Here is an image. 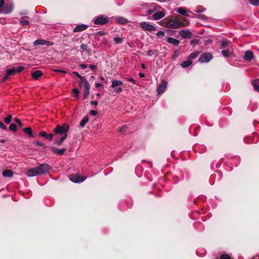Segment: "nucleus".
<instances>
[{
  "instance_id": "79ce46f5",
  "label": "nucleus",
  "mask_w": 259,
  "mask_h": 259,
  "mask_svg": "<svg viewBox=\"0 0 259 259\" xmlns=\"http://www.w3.org/2000/svg\"><path fill=\"white\" fill-rule=\"evenodd\" d=\"M4 4H5V0H0V13H2L3 12V8L4 6Z\"/></svg>"
},
{
  "instance_id": "4d7b16f0",
  "label": "nucleus",
  "mask_w": 259,
  "mask_h": 259,
  "mask_svg": "<svg viewBox=\"0 0 259 259\" xmlns=\"http://www.w3.org/2000/svg\"><path fill=\"white\" fill-rule=\"evenodd\" d=\"M53 136L54 134H48L46 139H48L50 141H51L53 139Z\"/></svg>"
},
{
  "instance_id": "a878e982",
  "label": "nucleus",
  "mask_w": 259,
  "mask_h": 259,
  "mask_svg": "<svg viewBox=\"0 0 259 259\" xmlns=\"http://www.w3.org/2000/svg\"><path fill=\"white\" fill-rule=\"evenodd\" d=\"M192 63V61H190V59H189L187 58V59L186 61H183L181 63V66L183 68H186L189 66Z\"/></svg>"
},
{
  "instance_id": "774afa93",
  "label": "nucleus",
  "mask_w": 259,
  "mask_h": 259,
  "mask_svg": "<svg viewBox=\"0 0 259 259\" xmlns=\"http://www.w3.org/2000/svg\"><path fill=\"white\" fill-rule=\"evenodd\" d=\"M254 90L259 93V86L255 85Z\"/></svg>"
},
{
  "instance_id": "13d9d810",
  "label": "nucleus",
  "mask_w": 259,
  "mask_h": 259,
  "mask_svg": "<svg viewBox=\"0 0 259 259\" xmlns=\"http://www.w3.org/2000/svg\"><path fill=\"white\" fill-rule=\"evenodd\" d=\"M97 35H100V36H103L105 35L106 33L103 31H100L98 32L97 33Z\"/></svg>"
},
{
  "instance_id": "a211bd4d",
  "label": "nucleus",
  "mask_w": 259,
  "mask_h": 259,
  "mask_svg": "<svg viewBox=\"0 0 259 259\" xmlns=\"http://www.w3.org/2000/svg\"><path fill=\"white\" fill-rule=\"evenodd\" d=\"M29 17L23 16L20 19V23L23 26H27L30 24Z\"/></svg>"
},
{
  "instance_id": "4be33fe9",
  "label": "nucleus",
  "mask_w": 259,
  "mask_h": 259,
  "mask_svg": "<svg viewBox=\"0 0 259 259\" xmlns=\"http://www.w3.org/2000/svg\"><path fill=\"white\" fill-rule=\"evenodd\" d=\"M177 12L179 13L180 14L184 16H188L189 15L187 14L186 10L185 8L183 7H179L177 10Z\"/></svg>"
},
{
  "instance_id": "393cba45",
  "label": "nucleus",
  "mask_w": 259,
  "mask_h": 259,
  "mask_svg": "<svg viewBox=\"0 0 259 259\" xmlns=\"http://www.w3.org/2000/svg\"><path fill=\"white\" fill-rule=\"evenodd\" d=\"M24 133L28 134L30 137H34V135L32 134V129L30 127H26L23 129Z\"/></svg>"
},
{
  "instance_id": "7c9ffc66",
  "label": "nucleus",
  "mask_w": 259,
  "mask_h": 259,
  "mask_svg": "<svg viewBox=\"0 0 259 259\" xmlns=\"http://www.w3.org/2000/svg\"><path fill=\"white\" fill-rule=\"evenodd\" d=\"M199 54V52H192L190 54L188 58L189 59H190V61H192V59L196 58L198 56Z\"/></svg>"
},
{
  "instance_id": "e2e57ef3",
  "label": "nucleus",
  "mask_w": 259,
  "mask_h": 259,
  "mask_svg": "<svg viewBox=\"0 0 259 259\" xmlns=\"http://www.w3.org/2000/svg\"><path fill=\"white\" fill-rule=\"evenodd\" d=\"M80 66L82 68V69H85L87 68L88 67V65L87 64H80Z\"/></svg>"
},
{
  "instance_id": "5701e85b",
  "label": "nucleus",
  "mask_w": 259,
  "mask_h": 259,
  "mask_svg": "<svg viewBox=\"0 0 259 259\" xmlns=\"http://www.w3.org/2000/svg\"><path fill=\"white\" fill-rule=\"evenodd\" d=\"M167 41L175 46H178L180 44V41L178 39H175L172 37H169L167 38Z\"/></svg>"
},
{
  "instance_id": "f8f14e48",
  "label": "nucleus",
  "mask_w": 259,
  "mask_h": 259,
  "mask_svg": "<svg viewBox=\"0 0 259 259\" xmlns=\"http://www.w3.org/2000/svg\"><path fill=\"white\" fill-rule=\"evenodd\" d=\"M253 57V52L250 50H248L245 52L243 58L245 61H250L252 59Z\"/></svg>"
},
{
  "instance_id": "9d476101",
  "label": "nucleus",
  "mask_w": 259,
  "mask_h": 259,
  "mask_svg": "<svg viewBox=\"0 0 259 259\" xmlns=\"http://www.w3.org/2000/svg\"><path fill=\"white\" fill-rule=\"evenodd\" d=\"M26 174L28 177H34L39 175L37 167L28 169L26 171Z\"/></svg>"
},
{
  "instance_id": "c756f323",
  "label": "nucleus",
  "mask_w": 259,
  "mask_h": 259,
  "mask_svg": "<svg viewBox=\"0 0 259 259\" xmlns=\"http://www.w3.org/2000/svg\"><path fill=\"white\" fill-rule=\"evenodd\" d=\"M6 72L7 73V75H8L9 76L15 75L16 73L15 67L7 69Z\"/></svg>"
},
{
  "instance_id": "2eb2a0df",
  "label": "nucleus",
  "mask_w": 259,
  "mask_h": 259,
  "mask_svg": "<svg viewBox=\"0 0 259 259\" xmlns=\"http://www.w3.org/2000/svg\"><path fill=\"white\" fill-rule=\"evenodd\" d=\"M13 10V5L12 3H9L6 5L5 8L3 9V12L4 14H7L10 13Z\"/></svg>"
},
{
  "instance_id": "4c0bfd02",
  "label": "nucleus",
  "mask_w": 259,
  "mask_h": 259,
  "mask_svg": "<svg viewBox=\"0 0 259 259\" xmlns=\"http://www.w3.org/2000/svg\"><path fill=\"white\" fill-rule=\"evenodd\" d=\"M113 40L116 44H120L123 41V39L121 37H115L113 39Z\"/></svg>"
},
{
  "instance_id": "603ef678",
  "label": "nucleus",
  "mask_w": 259,
  "mask_h": 259,
  "mask_svg": "<svg viewBox=\"0 0 259 259\" xmlns=\"http://www.w3.org/2000/svg\"><path fill=\"white\" fill-rule=\"evenodd\" d=\"M9 77V75H7V73L6 72L5 76L2 79V82H5V81H6L8 80Z\"/></svg>"
},
{
  "instance_id": "dca6fc26",
  "label": "nucleus",
  "mask_w": 259,
  "mask_h": 259,
  "mask_svg": "<svg viewBox=\"0 0 259 259\" xmlns=\"http://www.w3.org/2000/svg\"><path fill=\"white\" fill-rule=\"evenodd\" d=\"M180 35L184 38H189L192 35V33L187 30H183L180 32Z\"/></svg>"
},
{
  "instance_id": "ddd939ff",
  "label": "nucleus",
  "mask_w": 259,
  "mask_h": 259,
  "mask_svg": "<svg viewBox=\"0 0 259 259\" xmlns=\"http://www.w3.org/2000/svg\"><path fill=\"white\" fill-rule=\"evenodd\" d=\"M90 85L89 82H85V84H84V91L83 93V98L86 99L90 94Z\"/></svg>"
},
{
  "instance_id": "864d4df0",
  "label": "nucleus",
  "mask_w": 259,
  "mask_h": 259,
  "mask_svg": "<svg viewBox=\"0 0 259 259\" xmlns=\"http://www.w3.org/2000/svg\"><path fill=\"white\" fill-rule=\"evenodd\" d=\"M0 128H1L2 129H3L4 130H7V126L1 121H0Z\"/></svg>"
},
{
  "instance_id": "412c9836",
  "label": "nucleus",
  "mask_w": 259,
  "mask_h": 259,
  "mask_svg": "<svg viewBox=\"0 0 259 259\" xmlns=\"http://www.w3.org/2000/svg\"><path fill=\"white\" fill-rule=\"evenodd\" d=\"M14 172L11 169H6L3 171L2 175L4 177L11 178L13 176Z\"/></svg>"
},
{
  "instance_id": "7ed1b4c3",
  "label": "nucleus",
  "mask_w": 259,
  "mask_h": 259,
  "mask_svg": "<svg viewBox=\"0 0 259 259\" xmlns=\"http://www.w3.org/2000/svg\"><path fill=\"white\" fill-rule=\"evenodd\" d=\"M109 21V19L103 15L97 16L94 18V23L96 25H102L107 24Z\"/></svg>"
},
{
  "instance_id": "c85d7f7f",
  "label": "nucleus",
  "mask_w": 259,
  "mask_h": 259,
  "mask_svg": "<svg viewBox=\"0 0 259 259\" xmlns=\"http://www.w3.org/2000/svg\"><path fill=\"white\" fill-rule=\"evenodd\" d=\"M67 134H65L61 138L60 140L56 141V142L54 143L58 146H61L62 144L63 141L67 138Z\"/></svg>"
},
{
  "instance_id": "e433bc0d",
  "label": "nucleus",
  "mask_w": 259,
  "mask_h": 259,
  "mask_svg": "<svg viewBox=\"0 0 259 259\" xmlns=\"http://www.w3.org/2000/svg\"><path fill=\"white\" fill-rule=\"evenodd\" d=\"M249 3L254 6H259V0H248Z\"/></svg>"
},
{
  "instance_id": "bf43d9fd",
  "label": "nucleus",
  "mask_w": 259,
  "mask_h": 259,
  "mask_svg": "<svg viewBox=\"0 0 259 259\" xmlns=\"http://www.w3.org/2000/svg\"><path fill=\"white\" fill-rule=\"evenodd\" d=\"M128 81L130 82H131L134 84L136 83V81L133 78H128L127 79Z\"/></svg>"
},
{
  "instance_id": "f03ea898",
  "label": "nucleus",
  "mask_w": 259,
  "mask_h": 259,
  "mask_svg": "<svg viewBox=\"0 0 259 259\" xmlns=\"http://www.w3.org/2000/svg\"><path fill=\"white\" fill-rule=\"evenodd\" d=\"M69 129V126L67 123L63 124L60 125L59 124L57 125L56 127L54 128L53 132L55 135L59 134L65 135L67 134Z\"/></svg>"
},
{
  "instance_id": "3c124183",
  "label": "nucleus",
  "mask_w": 259,
  "mask_h": 259,
  "mask_svg": "<svg viewBox=\"0 0 259 259\" xmlns=\"http://www.w3.org/2000/svg\"><path fill=\"white\" fill-rule=\"evenodd\" d=\"M228 44V41L227 40H223L222 42H221V47L222 48H225L227 45Z\"/></svg>"
},
{
  "instance_id": "2f4dec72",
  "label": "nucleus",
  "mask_w": 259,
  "mask_h": 259,
  "mask_svg": "<svg viewBox=\"0 0 259 259\" xmlns=\"http://www.w3.org/2000/svg\"><path fill=\"white\" fill-rule=\"evenodd\" d=\"M147 55L152 56L153 55L155 54L156 56H158V51L156 50H150L147 51Z\"/></svg>"
},
{
  "instance_id": "ea45409f",
  "label": "nucleus",
  "mask_w": 259,
  "mask_h": 259,
  "mask_svg": "<svg viewBox=\"0 0 259 259\" xmlns=\"http://www.w3.org/2000/svg\"><path fill=\"white\" fill-rule=\"evenodd\" d=\"M127 128V126L126 125H123L119 127V132H120L121 133H123L126 131Z\"/></svg>"
},
{
  "instance_id": "de8ad7c7",
  "label": "nucleus",
  "mask_w": 259,
  "mask_h": 259,
  "mask_svg": "<svg viewBox=\"0 0 259 259\" xmlns=\"http://www.w3.org/2000/svg\"><path fill=\"white\" fill-rule=\"evenodd\" d=\"M230 256L229 254L224 253L221 255V259H230Z\"/></svg>"
},
{
  "instance_id": "0e129e2a",
  "label": "nucleus",
  "mask_w": 259,
  "mask_h": 259,
  "mask_svg": "<svg viewBox=\"0 0 259 259\" xmlns=\"http://www.w3.org/2000/svg\"><path fill=\"white\" fill-rule=\"evenodd\" d=\"M102 86H103V84H101V83H96V84H95V87H96V88H99L101 87H102Z\"/></svg>"
},
{
  "instance_id": "052dcab7",
  "label": "nucleus",
  "mask_w": 259,
  "mask_h": 259,
  "mask_svg": "<svg viewBox=\"0 0 259 259\" xmlns=\"http://www.w3.org/2000/svg\"><path fill=\"white\" fill-rule=\"evenodd\" d=\"M55 71L56 72H60V73H66V72L65 70H63L57 69V70H55Z\"/></svg>"
},
{
  "instance_id": "69168bd1",
  "label": "nucleus",
  "mask_w": 259,
  "mask_h": 259,
  "mask_svg": "<svg viewBox=\"0 0 259 259\" xmlns=\"http://www.w3.org/2000/svg\"><path fill=\"white\" fill-rule=\"evenodd\" d=\"M98 101H91V104L95 106H97L98 105Z\"/></svg>"
},
{
  "instance_id": "09e8293b",
  "label": "nucleus",
  "mask_w": 259,
  "mask_h": 259,
  "mask_svg": "<svg viewBox=\"0 0 259 259\" xmlns=\"http://www.w3.org/2000/svg\"><path fill=\"white\" fill-rule=\"evenodd\" d=\"M78 78L80 80L81 82L84 83V84H85V82H88V80L83 76L80 75V78Z\"/></svg>"
},
{
  "instance_id": "49530a36",
  "label": "nucleus",
  "mask_w": 259,
  "mask_h": 259,
  "mask_svg": "<svg viewBox=\"0 0 259 259\" xmlns=\"http://www.w3.org/2000/svg\"><path fill=\"white\" fill-rule=\"evenodd\" d=\"M24 69V67L23 66H19L17 68H15V70L16 73H20L22 72Z\"/></svg>"
},
{
  "instance_id": "cd10ccee",
  "label": "nucleus",
  "mask_w": 259,
  "mask_h": 259,
  "mask_svg": "<svg viewBox=\"0 0 259 259\" xmlns=\"http://www.w3.org/2000/svg\"><path fill=\"white\" fill-rule=\"evenodd\" d=\"M89 118L88 116L84 117L80 122L79 127H83L85 125V124L89 121Z\"/></svg>"
},
{
  "instance_id": "b1692460",
  "label": "nucleus",
  "mask_w": 259,
  "mask_h": 259,
  "mask_svg": "<svg viewBox=\"0 0 259 259\" xmlns=\"http://www.w3.org/2000/svg\"><path fill=\"white\" fill-rule=\"evenodd\" d=\"M117 21L118 23L122 24V25L126 24L128 22L127 19H126L125 18L122 17H119L117 18Z\"/></svg>"
},
{
  "instance_id": "a19ab883",
  "label": "nucleus",
  "mask_w": 259,
  "mask_h": 259,
  "mask_svg": "<svg viewBox=\"0 0 259 259\" xmlns=\"http://www.w3.org/2000/svg\"><path fill=\"white\" fill-rule=\"evenodd\" d=\"M252 84L253 86L254 89V87L255 85L259 86V79L253 80L252 81Z\"/></svg>"
},
{
  "instance_id": "58836bf2",
  "label": "nucleus",
  "mask_w": 259,
  "mask_h": 259,
  "mask_svg": "<svg viewBox=\"0 0 259 259\" xmlns=\"http://www.w3.org/2000/svg\"><path fill=\"white\" fill-rule=\"evenodd\" d=\"M72 92L74 94V97L75 98H77L79 96V91L77 88H74L73 89Z\"/></svg>"
},
{
  "instance_id": "5fc2aeb1",
  "label": "nucleus",
  "mask_w": 259,
  "mask_h": 259,
  "mask_svg": "<svg viewBox=\"0 0 259 259\" xmlns=\"http://www.w3.org/2000/svg\"><path fill=\"white\" fill-rule=\"evenodd\" d=\"M90 113L92 115L96 116L98 114V111H96V110H92L90 111Z\"/></svg>"
},
{
  "instance_id": "6ab92c4d",
  "label": "nucleus",
  "mask_w": 259,
  "mask_h": 259,
  "mask_svg": "<svg viewBox=\"0 0 259 259\" xmlns=\"http://www.w3.org/2000/svg\"><path fill=\"white\" fill-rule=\"evenodd\" d=\"M164 16V13L161 11L156 12L152 15V17L154 20H159Z\"/></svg>"
},
{
  "instance_id": "f257e3e1",
  "label": "nucleus",
  "mask_w": 259,
  "mask_h": 259,
  "mask_svg": "<svg viewBox=\"0 0 259 259\" xmlns=\"http://www.w3.org/2000/svg\"><path fill=\"white\" fill-rule=\"evenodd\" d=\"M183 22H180L176 20H171L167 22L166 26L168 28L177 29L182 26H185L187 24V21L186 19H183Z\"/></svg>"
},
{
  "instance_id": "a18cd8bd",
  "label": "nucleus",
  "mask_w": 259,
  "mask_h": 259,
  "mask_svg": "<svg viewBox=\"0 0 259 259\" xmlns=\"http://www.w3.org/2000/svg\"><path fill=\"white\" fill-rule=\"evenodd\" d=\"M39 136L44 137L45 138H47V136H48V134L47 133L44 131H41L38 134Z\"/></svg>"
},
{
  "instance_id": "c9c22d12",
  "label": "nucleus",
  "mask_w": 259,
  "mask_h": 259,
  "mask_svg": "<svg viewBox=\"0 0 259 259\" xmlns=\"http://www.w3.org/2000/svg\"><path fill=\"white\" fill-rule=\"evenodd\" d=\"M12 119V116L11 114L8 115L6 118L4 119V121L7 124H9L11 123Z\"/></svg>"
},
{
  "instance_id": "20e7f679",
  "label": "nucleus",
  "mask_w": 259,
  "mask_h": 259,
  "mask_svg": "<svg viewBox=\"0 0 259 259\" xmlns=\"http://www.w3.org/2000/svg\"><path fill=\"white\" fill-rule=\"evenodd\" d=\"M123 84V82L119 80H113L111 87L113 89V91L116 93H120L122 91L121 87H118Z\"/></svg>"
},
{
  "instance_id": "4468645a",
  "label": "nucleus",
  "mask_w": 259,
  "mask_h": 259,
  "mask_svg": "<svg viewBox=\"0 0 259 259\" xmlns=\"http://www.w3.org/2000/svg\"><path fill=\"white\" fill-rule=\"evenodd\" d=\"M51 150L54 152L55 153H57L59 155H62L64 154L65 152L66 151V148H62L61 149H58L55 147L51 146L50 147Z\"/></svg>"
},
{
  "instance_id": "680f3d73",
  "label": "nucleus",
  "mask_w": 259,
  "mask_h": 259,
  "mask_svg": "<svg viewBox=\"0 0 259 259\" xmlns=\"http://www.w3.org/2000/svg\"><path fill=\"white\" fill-rule=\"evenodd\" d=\"M73 74H74L77 77L80 78V75L76 71L73 72Z\"/></svg>"
},
{
  "instance_id": "c03bdc74",
  "label": "nucleus",
  "mask_w": 259,
  "mask_h": 259,
  "mask_svg": "<svg viewBox=\"0 0 259 259\" xmlns=\"http://www.w3.org/2000/svg\"><path fill=\"white\" fill-rule=\"evenodd\" d=\"M34 144H35L37 146L43 147L44 148L47 147V146L44 143H41V142L38 141H36L34 142Z\"/></svg>"
},
{
  "instance_id": "37998d69",
  "label": "nucleus",
  "mask_w": 259,
  "mask_h": 259,
  "mask_svg": "<svg viewBox=\"0 0 259 259\" xmlns=\"http://www.w3.org/2000/svg\"><path fill=\"white\" fill-rule=\"evenodd\" d=\"M14 120L16 122V123L18 124V125L20 127H22L23 126V123L19 118L16 117L14 118Z\"/></svg>"
},
{
  "instance_id": "6e6d98bb",
  "label": "nucleus",
  "mask_w": 259,
  "mask_h": 259,
  "mask_svg": "<svg viewBox=\"0 0 259 259\" xmlns=\"http://www.w3.org/2000/svg\"><path fill=\"white\" fill-rule=\"evenodd\" d=\"M199 42V40L198 39H193L191 41V44L192 45L195 46V45L197 44Z\"/></svg>"
},
{
  "instance_id": "f3484780",
  "label": "nucleus",
  "mask_w": 259,
  "mask_h": 259,
  "mask_svg": "<svg viewBox=\"0 0 259 259\" xmlns=\"http://www.w3.org/2000/svg\"><path fill=\"white\" fill-rule=\"evenodd\" d=\"M88 28V26L85 24H79L77 25L73 28V32H78L85 30Z\"/></svg>"
},
{
  "instance_id": "6e6552de",
  "label": "nucleus",
  "mask_w": 259,
  "mask_h": 259,
  "mask_svg": "<svg viewBox=\"0 0 259 259\" xmlns=\"http://www.w3.org/2000/svg\"><path fill=\"white\" fill-rule=\"evenodd\" d=\"M139 25L142 28L146 31H153L156 30V28L153 25L147 22H141Z\"/></svg>"
},
{
  "instance_id": "473e14b6",
  "label": "nucleus",
  "mask_w": 259,
  "mask_h": 259,
  "mask_svg": "<svg viewBox=\"0 0 259 259\" xmlns=\"http://www.w3.org/2000/svg\"><path fill=\"white\" fill-rule=\"evenodd\" d=\"M159 9H161V7L160 6L154 5L153 9H149L147 11V14H148V15H151L154 13L155 10H157Z\"/></svg>"
},
{
  "instance_id": "0eeeda50",
  "label": "nucleus",
  "mask_w": 259,
  "mask_h": 259,
  "mask_svg": "<svg viewBox=\"0 0 259 259\" xmlns=\"http://www.w3.org/2000/svg\"><path fill=\"white\" fill-rule=\"evenodd\" d=\"M69 179L70 181L75 183H80L84 181L85 178L77 174H75L71 175Z\"/></svg>"
},
{
  "instance_id": "39448f33",
  "label": "nucleus",
  "mask_w": 259,
  "mask_h": 259,
  "mask_svg": "<svg viewBox=\"0 0 259 259\" xmlns=\"http://www.w3.org/2000/svg\"><path fill=\"white\" fill-rule=\"evenodd\" d=\"M37 168L39 175L47 174L49 172L51 166L47 163H42L39 165Z\"/></svg>"
},
{
  "instance_id": "1a4fd4ad",
  "label": "nucleus",
  "mask_w": 259,
  "mask_h": 259,
  "mask_svg": "<svg viewBox=\"0 0 259 259\" xmlns=\"http://www.w3.org/2000/svg\"><path fill=\"white\" fill-rule=\"evenodd\" d=\"M33 44L35 46H38V45L52 46L53 45V42L50 41L41 39H38L34 41Z\"/></svg>"
},
{
  "instance_id": "338daca9",
  "label": "nucleus",
  "mask_w": 259,
  "mask_h": 259,
  "mask_svg": "<svg viewBox=\"0 0 259 259\" xmlns=\"http://www.w3.org/2000/svg\"><path fill=\"white\" fill-rule=\"evenodd\" d=\"M89 67L91 69L94 70L96 68L97 66L95 65H90Z\"/></svg>"
},
{
  "instance_id": "f704fd0d",
  "label": "nucleus",
  "mask_w": 259,
  "mask_h": 259,
  "mask_svg": "<svg viewBox=\"0 0 259 259\" xmlns=\"http://www.w3.org/2000/svg\"><path fill=\"white\" fill-rule=\"evenodd\" d=\"M9 130L14 132H16L17 131V125L14 123H11L9 125Z\"/></svg>"
},
{
  "instance_id": "9b49d317",
  "label": "nucleus",
  "mask_w": 259,
  "mask_h": 259,
  "mask_svg": "<svg viewBox=\"0 0 259 259\" xmlns=\"http://www.w3.org/2000/svg\"><path fill=\"white\" fill-rule=\"evenodd\" d=\"M167 84V82L165 80H163L161 81V82L160 83V84L159 85L157 89V92L159 94H161L164 92L166 88Z\"/></svg>"
},
{
  "instance_id": "8fccbe9b",
  "label": "nucleus",
  "mask_w": 259,
  "mask_h": 259,
  "mask_svg": "<svg viewBox=\"0 0 259 259\" xmlns=\"http://www.w3.org/2000/svg\"><path fill=\"white\" fill-rule=\"evenodd\" d=\"M157 35L161 38V37H163L164 36V33L163 31H158L157 33Z\"/></svg>"
},
{
  "instance_id": "72a5a7b5",
  "label": "nucleus",
  "mask_w": 259,
  "mask_h": 259,
  "mask_svg": "<svg viewBox=\"0 0 259 259\" xmlns=\"http://www.w3.org/2000/svg\"><path fill=\"white\" fill-rule=\"evenodd\" d=\"M222 55L226 57H228L231 55V52L229 50H223L222 51Z\"/></svg>"
},
{
  "instance_id": "bb28decb",
  "label": "nucleus",
  "mask_w": 259,
  "mask_h": 259,
  "mask_svg": "<svg viewBox=\"0 0 259 259\" xmlns=\"http://www.w3.org/2000/svg\"><path fill=\"white\" fill-rule=\"evenodd\" d=\"M80 49L83 51H86L89 54H90L91 53V50L89 48V47L87 44H81L80 45Z\"/></svg>"
},
{
  "instance_id": "aec40b11",
  "label": "nucleus",
  "mask_w": 259,
  "mask_h": 259,
  "mask_svg": "<svg viewBox=\"0 0 259 259\" xmlns=\"http://www.w3.org/2000/svg\"><path fill=\"white\" fill-rule=\"evenodd\" d=\"M42 75V73L41 71L39 70L35 71L34 72H32L31 74V76H32V78L35 80L38 79V78Z\"/></svg>"
},
{
  "instance_id": "423d86ee",
  "label": "nucleus",
  "mask_w": 259,
  "mask_h": 259,
  "mask_svg": "<svg viewBox=\"0 0 259 259\" xmlns=\"http://www.w3.org/2000/svg\"><path fill=\"white\" fill-rule=\"evenodd\" d=\"M212 58V55L210 53L205 52L202 53L198 61L201 63L208 62Z\"/></svg>"
}]
</instances>
